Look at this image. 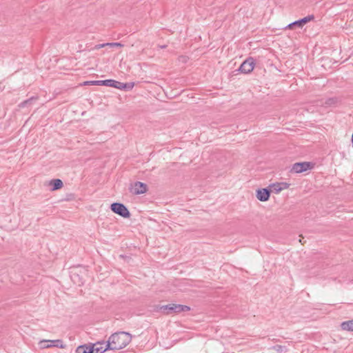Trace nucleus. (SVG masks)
<instances>
[{"mask_svg":"<svg viewBox=\"0 0 353 353\" xmlns=\"http://www.w3.org/2000/svg\"><path fill=\"white\" fill-rule=\"evenodd\" d=\"M113 79L106 80H97V81H88L83 83L85 85H105L108 87H112L114 83Z\"/></svg>","mask_w":353,"mask_h":353,"instance_id":"nucleus-10","label":"nucleus"},{"mask_svg":"<svg viewBox=\"0 0 353 353\" xmlns=\"http://www.w3.org/2000/svg\"><path fill=\"white\" fill-rule=\"evenodd\" d=\"M49 185L52 186L51 190L54 191L61 189L63 186V181L59 179H52L49 182Z\"/></svg>","mask_w":353,"mask_h":353,"instance_id":"nucleus-15","label":"nucleus"},{"mask_svg":"<svg viewBox=\"0 0 353 353\" xmlns=\"http://www.w3.org/2000/svg\"><path fill=\"white\" fill-rule=\"evenodd\" d=\"M341 327L343 330L353 332V320L343 322Z\"/></svg>","mask_w":353,"mask_h":353,"instance_id":"nucleus-16","label":"nucleus"},{"mask_svg":"<svg viewBox=\"0 0 353 353\" xmlns=\"http://www.w3.org/2000/svg\"><path fill=\"white\" fill-rule=\"evenodd\" d=\"M294 27H296V24L294 23V22L290 23L287 27L286 28H288V29H292L294 28Z\"/></svg>","mask_w":353,"mask_h":353,"instance_id":"nucleus-22","label":"nucleus"},{"mask_svg":"<svg viewBox=\"0 0 353 353\" xmlns=\"http://www.w3.org/2000/svg\"><path fill=\"white\" fill-rule=\"evenodd\" d=\"M92 345H94V352L96 353H103L108 350H111V347L107 345V342H97Z\"/></svg>","mask_w":353,"mask_h":353,"instance_id":"nucleus-12","label":"nucleus"},{"mask_svg":"<svg viewBox=\"0 0 353 353\" xmlns=\"http://www.w3.org/2000/svg\"><path fill=\"white\" fill-rule=\"evenodd\" d=\"M76 353H94V345H79L76 350Z\"/></svg>","mask_w":353,"mask_h":353,"instance_id":"nucleus-14","label":"nucleus"},{"mask_svg":"<svg viewBox=\"0 0 353 353\" xmlns=\"http://www.w3.org/2000/svg\"><path fill=\"white\" fill-rule=\"evenodd\" d=\"M132 340L131 335L125 332H119L112 334L107 341V345L111 347V350H121L128 345Z\"/></svg>","mask_w":353,"mask_h":353,"instance_id":"nucleus-1","label":"nucleus"},{"mask_svg":"<svg viewBox=\"0 0 353 353\" xmlns=\"http://www.w3.org/2000/svg\"><path fill=\"white\" fill-rule=\"evenodd\" d=\"M190 310V307L189 306L176 303H170L160 307V311L165 315L178 314Z\"/></svg>","mask_w":353,"mask_h":353,"instance_id":"nucleus-2","label":"nucleus"},{"mask_svg":"<svg viewBox=\"0 0 353 353\" xmlns=\"http://www.w3.org/2000/svg\"><path fill=\"white\" fill-rule=\"evenodd\" d=\"M111 210L123 218H130V212L127 207L121 203H113L110 205Z\"/></svg>","mask_w":353,"mask_h":353,"instance_id":"nucleus-3","label":"nucleus"},{"mask_svg":"<svg viewBox=\"0 0 353 353\" xmlns=\"http://www.w3.org/2000/svg\"><path fill=\"white\" fill-rule=\"evenodd\" d=\"M337 103L336 98H329L325 100V101H321V105L325 107H330L334 105Z\"/></svg>","mask_w":353,"mask_h":353,"instance_id":"nucleus-18","label":"nucleus"},{"mask_svg":"<svg viewBox=\"0 0 353 353\" xmlns=\"http://www.w3.org/2000/svg\"><path fill=\"white\" fill-rule=\"evenodd\" d=\"M255 65V60L253 57H248L240 65L236 71H240L243 74H248L251 72Z\"/></svg>","mask_w":353,"mask_h":353,"instance_id":"nucleus-5","label":"nucleus"},{"mask_svg":"<svg viewBox=\"0 0 353 353\" xmlns=\"http://www.w3.org/2000/svg\"><path fill=\"white\" fill-rule=\"evenodd\" d=\"M272 349L280 353L288 352V348L285 346H283L281 345H274L272 347Z\"/></svg>","mask_w":353,"mask_h":353,"instance_id":"nucleus-19","label":"nucleus"},{"mask_svg":"<svg viewBox=\"0 0 353 353\" xmlns=\"http://www.w3.org/2000/svg\"><path fill=\"white\" fill-rule=\"evenodd\" d=\"M166 46H167L163 45V46H159V48H163H163H166Z\"/></svg>","mask_w":353,"mask_h":353,"instance_id":"nucleus-23","label":"nucleus"},{"mask_svg":"<svg viewBox=\"0 0 353 353\" xmlns=\"http://www.w3.org/2000/svg\"><path fill=\"white\" fill-rule=\"evenodd\" d=\"M108 46L110 47H123V45L121 43L115 42V43H108Z\"/></svg>","mask_w":353,"mask_h":353,"instance_id":"nucleus-21","label":"nucleus"},{"mask_svg":"<svg viewBox=\"0 0 353 353\" xmlns=\"http://www.w3.org/2000/svg\"><path fill=\"white\" fill-rule=\"evenodd\" d=\"M38 99V97H32L30 99L25 100L19 104V107L21 108L29 106L32 104L33 101Z\"/></svg>","mask_w":353,"mask_h":353,"instance_id":"nucleus-17","label":"nucleus"},{"mask_svg":"<svg viewBox=\"0 0 353 353\" xmlns=\"http://www.w3.org/2000/svg\"><path fill=\"white\" fill-rule=\"evenodd\" d=\"M148 190L147 184L140 181L134 183L130 188V192L135 195L144 194Z\"/></svg>","mask_w":353,"mask_h":353,"instance_id":"nucleus-6","label":"nucleus"},{"mask_svg":"<svg viewBox=\"0 0 353 353\" xmlns=\"http://www.w3.org/2000/svg\"><path fill=\"white\" fill-rule=\"evenodd\" d=\"M314 163L308 161L298 162L292 165L290 172L292 173H301L313 169Z\"/></svg>","mask_w":353,"mask_h":353,"instance_id":"nucleus-4","label":"nucleus"},{"mask_svg":"<svg viewBox=\"0 0 353 353\" xmlns=\"http://www.w3.org/2000/svg\"><path fill=\"white\" fill-rule=\"evenodd\" d=\"M289 186H290V183H288L285 182H281V183H272L270 185V188H271L272 192H274L276 194H278L281 190L288 189L289 188Z\"/></svg>","mask_w":353,"mask_h":353,"instance_id":"nucleus-11","label":"nucleus"},{"mask_svg":"<svg viewBox=\"0 0 353 353\" xmlns=\"http://www.w3.org/2000/svg\"><path fill=\"white\" fill-rule=\"evenodd\" d=\"M273 341H276L277 340L276 339H272Z\"/></svg>","mask_w":353,"mask_h":353,"instance_id":"nucleus-24","label":"nucleus"},{"mask_svg":"<svg viewBox=\"0 0 353 353\" xmlns=\"http://www.w3.org/2000/svg\"><path fill=\"white\" fill-rule=\"evenodd\" d=\"M272 189L271 188H259L256 192V196L260 201H267L269 200Z\"/></svg>","mask_w":353,"mask_h":353,"instance_id":"nucleus-8","label":"nucleus"},{"mask_svg":"<svg viewBox=\"0 0 353 353\" xmlns=\"http://www.w3.org/2000/svg\"><path fill=\"white\" fill-rule=\"evenodd\" d=\"M314 19V16L313 14L307 15L302 19H300L297 21H294V23L296 24V27L303 28L307 23Z\"/></svg>","mask_w":353,"mask_h":353,"instance_id":"nucleus-13","label":"nucleus"},{"mask_svg":"<svg viewBox=\"0 0 353 353\" xmlns=\"http://www.w3.org/2000/svg\"><path fill=\"white\" fill-rule=\"evenodd\" d=\"M106 46H108V43L97 44L93 47L92 50H99Z\"/></svg>","mask_w":353,"mask_h":353,"instance_id":"nucleus-20","label":"nucleus"},{"mask_svg":"<svg viewBox=\"0 0 353 353\" xmlns=\"http://www.w3.org/2000/svg\"><path fill=\"white\" fill-rule=\"evenodd\" d=\"M42 348H48L51 347H59L61 349L65 348L66 345L63 343L61 339L57 340H43L40 342Z\"/></svg>","mask_w":353,"mask_h":353,"instance_id":"nucleus-7","label":"nucleus"},{"mask_svg":"<svg viewBox=\"0 0 353 353\" xmlns=\"http://www.w3.org/2000/svg\"><path fill=\"white\" fill-rule=\"evenodd\" d=\"M112 83H114L112 85V88H117V89H119L121 90H125V91L131 90L134 85V82L122 83V82L114 80V79H113Z\"/></svg>","mask_w":353,"mask_h":353,"instance_id":"nucleus-9","label":"nucleus"}]
</instances>
